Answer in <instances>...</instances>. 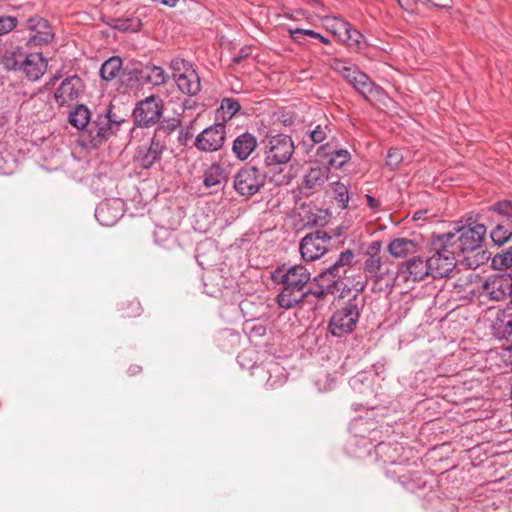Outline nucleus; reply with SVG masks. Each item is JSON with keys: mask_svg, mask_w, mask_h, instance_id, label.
Instances as JSON below:
<instances>
[{"mask_svg": "<svg viewBox=\"0 0 512 512\" xmlns=\"http://www.w3.org/2000/svg\"><path fill=\"white\" fill-rule=\"evenodd\" d=\"M450 236L449 245L470 268H476L488 258L483 249L486 227L483 224L457 226L454 232L441 234Z\"/></svg>", "mask_w": 512, "mask_h": 512, "instance_id": "1", "label": "nucleus"}, {"mask_svg": "<svg viewBox=\"0 0 512 512\" xmlns=\"http://www.w3.org/2000/svg\"><path fill=\"white\" fill-rule=\"evenodd\" d=\"M310 279L311 274L303 265H283L277 268L272 273V280L283 285L277 297L279 306L285 309L293 308L311 295L310 289H305Z\"/></svg>", "mask_w": 512, "mask_h": 512, "instance_id": "2", "label": "nucleus"}, {"mask_svg": "<svg viewBox=\"0 0 512 512\" xmlns=\"http://www.w3.org/2000/svg\"><path fill=\"white\" fill-rule=\"evenodd\" d=\"M469 283H465V292L491 301H503L512 296V277L509 274H496L481 278L469 273L466 276Z\"/></svg>", "mask_w": 512, "mask_h": 512, "instance_id": "3", "label": "nucleus"}, {"mask_svg": "<svg viewBox=\"0 0 512 512\" xmlns=\"http://www.w3.org/2000/svg\"><path fill=\"white\" fill-rule=\"evenodd\" d=\"M450 236L438 235L431 242L432 255L428 258L431 276L443 278L448 276L456 266L455 251L449 245Z\"/></svg>", "mask_w": 512, "mask_h": 512, "instance_id": "4", "label": "nucleus"}, {"mask_svg": "<svg viewBox=\"0 0 512 512\" xmlns=\"http://www.w3.org/2000/svg\"><path fill=\"white\" fill-rule=\"evenodd\" d=\"M295 150L292 138L285 134L268 136L264 146V162L267 166L285 165Z\"/></svg>", "mask_w": 512, "mask_h": 512, "instance_id": "5", "label": "nucleus"}, {"mask_svg": "<svg viewBox=\"0 0 512 512\" xmlns=\"http://www.w3.org/2000/svg\"><path fill=\"white\" fill-rule=\"evenodd\" d=\"M359 317L360 310L356 300L348 301L342 308L333 313L329 321L330 333L336 337L350 334L355 329Z\"/></svg>", "mask_w": 512, "mask_h": 512, "instance_id": "6", "label": "nucleus"}, {"mask_svg": "<svg viewBox=\"0 0 512 512\" xmlns=\"http://www.w3.org/2000/svg\"><path fill=\"white\" fill-rule=\"evenodd\" d=\"M8 68L25 73L29 80H38L47 69V60L41 53H14L12 58L6 60Z\"/></svg>", "mask_w": 512, "mask_h": 512, "instance_id": "7", "label": "nucleus"}, {"mask_svg": "<svg viewBox=\"0 0 512 512\" xmlns=\"http://www.w3.org/2000/svg\"><path fill=\"white\" fill-rule=\"evenodd\" d=\"M265 174L255 166H245L234 176V188L241 196H253L264 187Z\"/></svg>", "mask_w": 512, "mask_h": 512, "instance_id": "8", "label": "nucleus"}, {"mask_svg": "<svg viewBox=\"0 0 512 512\" xmlns=\"http://www.w3.org/2000/svg\"><path fill=\"white\" fill-rule=\"evenodd\" d=\"M330 241L331 236L323 230L307 234L299 246L302 259L306 262L319 259L328 251Z\"/></svg>", "mask_w": 512, "mask_h": 512, "instance_id": "9", "label": "nucleus"}, {"mask_svg": "<svg viewBox=\"0 0 512 512\" xmlns=\"http://www.w3.org/2000/svg\"><path fill=\"white\" fill-rule=\"evenodd\" d=\"M162 115V101L159 97L151 95L140 101L133 111L135 124L141 127H150L156 124Z\"/></svg>", "mask_w": 512, "mask_h": 512, "instance_id": "10", "label": "nucleus"}, {"mask_svg": "<svg viewBox=\"0 0 512 512\" xmlns=\"http://www.w3.org/2000/svg\"><path fill=\"white\" fill-rule=\"evenodd\" d=\"M225 140L226 127L224 123H215L197 135L194 146L201 152L212 153L220 150Z\"/></svg>", "mask_w": 512, "mask_h": 512, "instance_id": "11", "label": "nucleus"}, {"mask_svg": "<svg viewBox=\"0 0 512 512\" xmlns=\"http://www.w3.org/2000/svg\"><path fill=\"white\" fill-rule=\"evenodd\" d=\"M122 122V118L114 116L111 109H107L105 114L98 115L89 125L88 133L91 136V141L94 145L100 144L113 135Z\"/></svg>", "mask_w": 512, "mask_h": 512, "instance_id": "12", "label": "nucleus"}, {"mask_svg": "<svg viewBox=\"0 0 512 512\" xmlns=\"http://www.w3.org/2000/svg\"><path fill=\"white\" fill-rule=\"evenodd\" d=\"M363 270L366 279L372 280L375 285L385 283L386 287L392 286L394 281L393 273L381 256L366 257Z\"/></svg>", "mask_w": 512, "mask_h": 512, "instance_id": "13", "label": "nucleus"}, {"mask_svg": "<svg viewBox=\"0 0 512 512\" xmlns=\"http://www.w3.org/2000/svg\"><path fill=\"white\" fill-rule=\"evenodd\" d=\"M487 319L491 332L496 338L512 342V312L510 310L490 309Z\"/></svg>", "mask_w": 512, "mask_h": 512, "instance_id": "14", "label": "nucleus"}, {"mask_svg": "<svg viewBox=\"0 0 512 512\" xmlns=\"http://www.w3.org/2000/svg\"><path fill=\"white\" fill-rule=\"evenodd\" d=\"M27 30L29 31V43L34 46L46 45L54 37V32L50 24L45 19L38 16L28 19Z\"/></svg>", "mask_w": 512, "mask_h": 512, "instance_id": "15", "label": "nucleus"}, {"mask_svg": "<svg viewBox=\"0 0 512 512\" xmlns=\"http://www.w3.org/2000/svg\"><path fill=\"white\" fill-rule=\"evenodd\" d=\"M84 84L78 76H71L64 79L54 93L58 104L64 105L75 101L83 93Z\"/></svg>", "mask_w": 512, "mask_h": 512, "instance_id": "16", "label": "nucleus"}, {"mask_svg": "<svg viewBox=\"0 0 512 512\" xmlns=\"http://www.w3.org/2000/svg\"><path fill=\"white\" fill-rule=\"evenodd\" d=\"M344 278L341 274L336 271H333L331 267L327 270L319 274L314 278V282L317 285L316 289L310 288V293L314 297L321 299L324 298L327 294H334L338 282Z\"/></svg>", "mask_w": 512, "mask_h": 512, "instance_id": "17", "label": "nucleus"}, {"mask_svg": "<svg viewBox=\"0 0 512 512\" xmlns=\"http://www.w3.org/2000/svg\"><path fill=\"white\" fill-rule=\"evenodd\" d=\"M166 149L165 142L154 136L149 144L139 147L136 159L143 168H150L156 161L161 158L163 151Z\"/></svg>", "mask_w": 512, "mask_h": 512, "instance_id": "18", "label": "nucleus"}, {"mask_svg": "<svg viewBox=\"0 0 512 512\" xmlns=\"http://www.w3.org/2000/svg\"><path fill=\"white\" fill-rule=\"evenodd\" d=\"M122 215L123 203L119 199L103 201L95 210V217L103 226L114 225Z\"/></svg>", "mask_w": 512, "mask_h": 512, "instance_id": "19", "label": "nucleus"}, {"mask_svg": "<svg viewBox=\"0 0 512 512\" xmlns=\"http://www.w3.org/2000/svg\"><path fill=\"white\" fill-rule=\"evenodd\" d=\"M401 274L406 281H420L424 277L430 275L431 271L428 268V259L422 257H413L406 261L401 270Z\"/></svg>", "mask_w": 512, "mask_h": 512, "instance_id": "20", "label": "nucleus"}, {"mask_svg": "<svg viewBox=\"0 0 512 512\" xmlns=\"http://www.w3.org/2000/svg\"><path fill=\"white\" fill-rule=\"evenodd\" d=\"M256 137L245 132L235 138L232 145V151L239 160H246L257 148Z\"/></svg>", "mask_w": 512, "mask_h": 512, "instance_id": "21", "label": "nucleus"}, {"mask_svg": "<svg viewBox=\"0 0 512 512\" xmlns=\"http://www.w3.org/2000/svg\"><path fill=\"white\" fill-rule=\"evenodd\" d=\"M174 80L179 90L184 94L193 96L198 94L201 90L200 77L195 69L185 74L178 75Z\"/></svg>", "mask_w": 512, "mask_h": 512, "instance_id": "22", "label": "nucleus"}, {"mask_svg": "<svg viewBox=\"0 0 512 512\" xmlns=\"http://www.w3.org/2000/svg\"><path fill=\"white\" fill-rule=\"evenodd\" d=\"M139 75L140 79H142V85H162L167 83L169 80V75L165 72V70L161 66H156L153 64L143 65Z\"/></svg>", "mask_w": 512, "mask_h": 512, "instance_id": "23", "label": "nucleus"}, {"mask_svg": "<svg viewBox=\"0 0 512 512\" xmlns=\"http://www.w3.org/2000/svg\"><path fill=\"white\" fill-rule=\"evenodd\" d=\"M328 174V167H311L303 177V185L306 189L310 190L321 188L328 180Z\"/></svg>", "mask_w": 512, "mask_h": 512, "instance_id": "24", "label": "nucleus"}, {"mask_svg": "<svg viewBox=\"0 0 512 512\" xmlns=\"http://www.w3.org/2000/svg\"><path fill=\"white\" fill-rule=\"evenodd\" d=\"M417 251V244L408 238H396L388 245V252L395 258H404Z\"/></svg>", "mask_w": 512, "mask_h": 512, "instance_id": "25", "label": "nucleus"}, {"mask_svg": "<svg viewBox=\"0 0 512 512\" xmlns=\"http://www.w3.org/2000/svg\"><path fill=\"white\" fill-rule=\"evenodd\" d=\"M226 179L225 168L218 163H213L204 171L203 184L207 188H212L220 186Z\"/></svg>", "mask_w": 512, "mask_h": 512, "instance_id": "26", "label": "nucleus"}, {"mask_svg": "<svg viewBox=\"0 0 512 512\" xmlns=\"http://www.w3.org/2000/svg\"><path fill=\"white\" fill-rule=\"evenodd\" d=\"M122 64V59L120 57H110L101 65V78L105 81H111L115 79L122 72Z\"/></svg>", "mask_w": 512, "mask_h": 512, "instance_id": "27", "label": "nucleus"}, {"mask_svg": "<svg viewBox=\"0 0 512 512\" xmlns=\"http://www.w3.org/2000/svg\"><path fill=\"white\" fill-rule=\"evenodd\" d=\"M69 122L75 128L81 130L87 127L89 128L90 122V111L85 105H77L69 114Z\"/></svg>", "mask_w": 512, "mask_h": 512, "instance_id": "28", "label": "nucleus"}, {"mask_svg": "<svg viewBox=\"0 0 512 512\" xmlns=\"http://www.w3.org/2000/svg\"><path fill=\"white\" fill-rule=\"evenodd\" d=\"M342 41L347 45V47L355 52H362L367 46V42L363 34L353 28L352 25L349 27V32L344 34Z\"/></svg>", "mask_w": 512, "mask_h": 512, "instance_id": "29", "label": "nucleus"}, {"mask_svg": "<svg viewBox=\"0 0 512 512\" xmlns=\"http://www.w3.org/2000/svg\"><path fill=\"white\" fill-rule=\"evenodd\" d=\"M241 106L236 99L224 98L217 110L218 118L223 122H227L240 110Z\"/></svg>", "mask_w": 512, "mask_h": 512, "instance_id": "30", "label": "nucleus"}, {"mask_svg": "<svg viewBox=\"0 0 512 512\" xmlns=\"http://www.w3.org/2000/svg\"><path fill=\"white\" fill-rule=\"evenodd\" d=\"M141 67L143 65L132 64L131 66H126L122 69L121 72V81L127 86H135L142 84V79H140Z\"/></svg>", "mask_w": 512, "mask_h": 512, "instance_id": "31", "label": "nucleus"}, {"mask_svg": "<svg viewBox=\"0 0 512 512\" xmlns=\"http://www.w3.org/2000/svg\"><path fill=\"white\" fill-rule=\"evenodd\" d=\"M330 67L347 81L352 77L353 74L359 72V69L356 65L337 58L331 60Z\"/></svg>", "mask_w": 512, "mask_h": 512, "instance_id": "32", "label": "nucleus"}, {"mask_svg": "<svg viewBox=\"0 0 512 512\" xmlns=\"http://www.w3.org/2000/svg\"><path fill=\"white\" fill-rule=\"evenodd\" d=\"M139 18H114L110 26L122 32H136L141 27Z\"/></svg>", "mask_w": 512, "mask_h": 512, "instance_id": "33", "label": "nucleus"}, {"mask_svg": "<svg viewBox=\"0 0 512 512\" xmlns=\"http://www.w3.org/2000/svg\"><path fill=\"white\" fill-rule=\"evenodd\" d=\"M350 23L340 18H330L326 20L327 29L337 36L340 40L344 37V34L349 32Z\"/></svg>", "mask_w": 512, "mask_h": 512, "instance_id": "34", "label": "nucleus"}, {"mask_svg": "<svg viewBox=\"0 0 512 512\" xmlns=\"http://www.w3.org/2000/svg\"><path fill=\"white\" fill-rule=\"evenodd\" d=\"M356 75L358 76V81L353 88L367 99L375 89L374 83L365 73L361 72L360 70L358 73H356Z\"/></svg>", "mask_w": 512, "mask_h": 512, "instance_id": "35", "label": "nucleus"}, {"mask_svg": "<svg viewBox=\"0 0 512 512\" xmlns=\"http://www.w3.org/2000/svg\"><path fill=\"white\" fill-rule=\"evenodd\" d=\"M351 159V154L346 149L334 150L329 154L328 165L335 169L342 168Z\"/></svg>", "mask_w": 512, "mask_h": 512, "instance_id": "36", "label": "nucleus"}, {"mask_svg": "<svg viewBox=\"0 0 512 512\" xmlns=\"http://www.w3.org/2000/svg\"><path fill=\"white\" fill-rule=\"evenodd\" d=\"M353 259H354V253L351 250L343 251L339 255L336 262L333 265H331L330 267L332 268L333 271H336L339 274H341L343 277H345L346 272H347L346 267L350 266L352 264Z\"/></svg>", "mask_w": 512, "mask_h": 512, "instance_id": "37", "label": "nucleus"}, {"mask_svg": "<svg viewBox=\"0 0 512 512\" xmlns=\"http://www.w3.org/2000/svg\"><path fill=\"white\" fill-rule=\"evenodd\" d=\"M512 236V227L510 225L497 224L491 231V239L497 245L506 243Z\"/></svg>", "mask_w": 512, "mask_h": 512, "instance_id": "38", "label": "nucleus"}, {"mask_svg": "<svg viewBox=\"0 0 512 512\" xmlns=\"http://www.w3.org/2000/svg\"><path fill=\"white\" fill-rule=\"evenodd\" d=\"M170 68L174 79H176L178 75L185 74L193 69L192 65L188 61L178 57L171 60Z\"/></svg>", "mask_w": 512, "mask_h": 512, "instance_id": "39", "label": "nucleus"}, {"mask_svg": "<svg viewBox=\"0 0 512 512\" xmlns=\"http://www.w3.org/2000/svg\"><path fill=\"white\" fill-rule=\"evenodd\" d=\"M329 133V125L318 124L312 130L309 131V138L313 143L319 144L322 143L327 138Z\"/></svg>", "mask_w": 512, "mask_h": 512, "instance_id": "40", "label": "nucleus"}, {"mask_svg": "<svg viewBox=\"0 0 512 512\" xmlns=\"http://www.w3.org/2000/svg\"><path fill=\"white\" fill-rule=\"evenodd\" d=\"M489 211L495 212L501 216L512 219V201L503 200L495 203L489 208Z\"/></svg>", "mask_w": 512, "mask_h": 512, "instance_id": "41", "label": "nucleus"}, {"mask_svg": "<svg viewBox=\"0 0 512 512\" xmlns=\"http://www.w3.org/2000/svg\"><path fill=\"white\" fill-rule=\"evenodd\" d=\"M493 265L499 269L512 267V249L507 250L503 254H498L493 258Z\"/></svg>", "mask_w": 512, "mask_h": 512, "instance_id": "42", "label": "nucleus"}, {"mask_svg": "<svg viewBox=\"0 0 512 512\" xmlns=\"http://www.w3.org/2000/svg\"><path fill=\"white\" fill-rule=\"evenodd\" d=\"M333 185H334L333 189L336 194V199L338 200L339 203L342 204L343 207H346V205L349 201V194H348L347 187L340 182H335Z\"/></svg>", "mask_w": 512, "mask_h": 512, "instance_id": "43", "label": "nucleus"}, {"mask_svg": "<svg viewBox=\"0 0 512 512\" xmlns=\"http://www.w3.org/2000/svg\"><path fill=\"white\" fill-rule=\"evenodd\" d=\"M17 25V18L13 16H0V35L11 32Z\"/></svg>", "mask_w": 512, "mask_h": 512, "instance_id": "44", "label": "nucleus"}, {"mask_svg": "<svg viewBox=\"0 0 512 512\" xmlns=\"http://www.w3.org/2000/svg\"><path fill=\"white\" fill-rule=\"evenodd\" d=\"M403 160V156L401 152L396 148H391L388 151L387 157H386V165L389 166L391 169H394L397 167Z\"/></svg>", "mask_w": 512, "mask_h": 512, "instance_id": "45", "label": "nucleus"}, {"mask_svg": "<svg viewBox=\"0 0 512 512\" xmlns=\"http://www.w3.org/2000/svg\"><path fill=\"white\" fill-rule=\"evenodd\" d=\"M290 35L295 42L301 43L304 36H310L312 38L320 37V33H317L310 29H294L290 30Z\"/></svg>", "mask_w": 512, "mask_h": 512, "instance_id": "46", "label": "nucleus"}, {"mask_svg": "<svg viewBox=\"0 0 512 512\" xmlns=\"http://www.w3.org/2000/svg\"><path fill=\"white\" fill-rule=\"evenodd\" d=\"M246 329L248 330V335L250 338L262 337L266 333V327L264 325L258 324V323H254L252 325L247 323Z\"/></svg>", "mask_w": 512, "mask_h": 512, "instance_id": "47", "label": "nucleus"}, {"mask_svg": "<svg viewBox=\"0 0 512 512\" xmlns=\"http://www.w3.org/2000/svg\"><path fill=\"white\" fill-rule=\"evenodd\" d=\"M141 313V305L137 300H133L127 304V308L124 309L123 316L124 317H135L140 315Z\"/></svg>", "mask_w": 512, "mask_h": 512, "instance_id": "48", "label": "nucleus"}, {"mask_svg": "<svg viewBox=\"0 0 512 512\" xmlns=\"http://www.w3.org/2000/svg\"><path fill=\"white\" fill-rule=\"evenodd\" d=\"M273 181L279 185V186H282V185H288L291 181V179L293 178V175L291 174V169H289V171L283 175H273Z\"/></svg>", "mask_w": 512, "mask_h": 512, "instance_id": "49", "label": "nucleus"}, {"mask_svg": "<svg viewBox=\"0 0 512 512\" xmlns=\"http://www.w3.org/2000/svg\"><path fill=\"white\" fill-rule=\"evenodd\" d=\"M381 242L380 241H374L372 242L369 246H368V249L365 253V256L368 257V256H381L380 255V252H381Z\"/></svg>", "mask_w": 512, "mask_h": 512, "instance_id": "50", "label": "nucleus"}, {"mask_svg": "<svg viewBox=\"0 0 512 512\" xmlns=\"http://www.w3.org/2000/svg\"><path fill=\"white\" fill-rule=\"evenodd\" d=\"M250 48H242L237 55L233 57L234 63H240L244 58L250 55Z\"/></svg>", "mask_w": 512, "mask_h": 512, "instance_id": "51", "label": "nucleus"}, {"mask_svg": "<svg viewBox=\"0 0 512 512\" xmlns=\"http://www.w3.org/2000/svg\"><path fill=\"white\" fill-rule=\"evenodd\" d=\"M399 5L405 10H412L415 0H398Z\"/></svg>", "mask_w": 512, "mask_h": 512, "instance_id": "52", "label": "nucleus"}, {"mask_svg": "<svg viewBox=\"0 0 512 512\" xmlns=\"http://www.w3.org/2000/svg\"><path fill=\"white\" fill-rule=\"evenodd\" d=\"M366 201H367V205L371 209H376L379 205L378 201L371 195H366Z\"/></svg>", "mask_w": 512, "mask_h": 512, "instance_id": "53", "label": "nucleus"}, {"mask_svg": "<svg viewBox=\"0 0 512 512\" xmlns=\"http://www.w3.org/2000/svg\"><path fill=\"white\" fill-rule=\"evenodd\" d=\"M357 81H358V76H357L356 74H353V75H352V77H351V78H349L347 82H348L350 85H352V87H354V86H355V84L357 83Z\"/></svg>", "mask_w": 512, "mask_h": 512, "instance_id": "54", "label": "nucleus"}, {"mask_svg": "<svg viewBox=\"0 0 512 512\" xmlns=\"http://www.w3.org/2000/svg\"><path fill=\"white\" fill-rule=\"evenodd\" d=\"M317 154L320 156H328V154L326 153V146L319 147Z\"/></svg>", "mask_w": 512, "mask_h": 512, "instance_id": "55", "label": "nucleus"}, {"mask_svg": "<svg viewBox=\"0 0 512 512\" xmlns=\"http://www.w3.org/2000/svg\"><path fill=\"white\" fill-rule=\"evenodd\" d=\"M321 43L327 45L330 43L329 39L320 34V37H316Z\"/></svg>", "mask_w": 512, "mask_h": 512, "instance_id": "56", "label": "nucleus"}, {"mask_svg": "<svg viewBox=\"0 0 512 512\" xmlns=\"http://www.w3.org/2000/svg\"><path fill=\"white\" fill-rule=\"evenodd\" d=\"M0 172L1 173H6L7 171L0 165Z\"/></svg>", "mask_w": 512, "mask_h": 512, "instance_id": "57", "label": "nucleus"}, {"mask_svg": "<svg viewBox=\"0 0 512 512\" xmlns=\"http://www.w3.org/2000/svg\"><path fill=\"white\" fill-rule=\"evenodd\" d=\"M423 3L430 4V3H432V1L431 0H423Z\"/></svg>", "mask_w": 512, "mask_h": 512, "instance_id": "58", "label": "nucleus"}]
</instances>
